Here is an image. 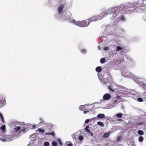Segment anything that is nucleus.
Instances as JSON below:
<instances>
[{"label": "nucleus", "instance_id": "1", "mask_svg": "<svg viewBox=\"0 0 146 146\" xmlns=\"http://www.w3.org/2000/svg\"><path fill=\"white\" fill-rule=\"evenodd\" d=\"M21 127L20 126H17L14 128V131L15 133V135L16 136H18L20 133H22V134L25 133L26 129L25 128L21 130Z\"/></svg>", "mask_w": 146, "mask_h": 146}, {"label": "nucleus", "instance_id": "2", "mask_svg": "<svg viewBox=\"0 0 146 146\" xmlns=\"http://www.w3.org/2000/svg\"><path fill=\"white\" fill-rule=\"evenodd\" d=\"M76 24L80 27H82L87 26L89 24V23L88 20H86L80 21L76 22Z\"/></svg>", "mask_w": 146, "mask_h": 146}, {"label": "nucleus", "instance_id": "3", "mask_svg": "<svg viewBox=\"0 0 146 146\" xmlns=\"http://www.w3.org/2000/svg\"><path fill=\"white\" fill-rule=\"evenodd\" d=\"M108 85V87L110 92H113L117 89V85L115 83H110Z\"/></svg>", "mask_w": 146, "mask_h": 146}, {"label": "nucleus", "instance_id": "4", "mask_svg": "<svg viewBox=\"0 0 146 146\" xmlns=\"http://www.w3.org/2000/svg\"><path fill=\"white\" fill-rule=\"evenodd\" d=\"M104 16L102 17H101L100 16H96L95 17H92L89 19L88 20V21L89 22V23L93 21H96L98 20L101 19L102 18H103Z\"/></svg>", "mask_w": 146, "mask_h": 146}, {"label": "nucleus", "instance_id": "5", "mask_svg": "<svg viewBox=\"0 0 146 146\" xmlns=\"http://www.w3.org/2000/svg\"><path fill=\"white\" fill-rule=\"evenodd\" d=\"M65 6L62 4H61L58 7V12L59 14L61 13L62 12V10L64 7Z\"/></svg>", "mask_w": 146, "mask_h": 146}, {"label": "nucleus", "instance_id": "6", "mask_svg": "<svg viewBox=\"0 0 146 146\" xmlns=\"http://www.w3.org/2000/svg\"><path fill=\"white\" fill-rule=\"evenodd\" d=\"M89 127H90L89 125H87L85 128V130L88 133H89L90 135V136H93V133L91 132L89 129Z\"/></svg>", "mask_w": 146, "mask_h": 146}, {"label": "nucleus", "instance_id": "7", "mask_svg": "<svg viewBox=\"0 0 146 146\" xmlns=\"http://www.w3.org/2000/svg\"><path fill=\"white\" fill-rule=\"evenodd\" d=\"M111 97V95L109 94H106L103 96V99L104 100H108Z\"/></svg>", "mask_w": 146, "mask_h": 146}, {"label": "nucleus", "instance_id": "8", "mask_svg": "<svg viewBox=\"0 0 146 146\" xmlns=\"http://www.w3.org/2000/svg\"><path fill=\"white\" fill-rule=\"evenodd\" d=\"M120 8H121V7H117L115 9H114L113 8H112L110 9H109L108 10V13H109V11L110 12V10L111 11H113V10H114V12H115V13L116 12H118V10L119 9V10H121Z\"/></svg>", "mask_w": 146, "mask_h": 146}, {"label": "nucleus", "instance_id": "9", "mask_svg": "<svg viewBox=\"0 0 146 146\" xmlns=\"http://www.w3.org/2000/svg\"><path fill=\"white\" fill-rule=\"evenodd\" d=\"M97 117L98 118H104L105 117V115L104 114L99 113Z\"/></svg>", "mask_w": 146, "mask_h": 146}, {"label": "nucleus", "instance_id": "10", "mask_svg": "<svg viewBox=\"0 0 146 146\" xmlns=\"http://www.w3.org/2000/svg\"><path fill=\"white\" fill-rule=\"evenodd\" d=\"M130 9V8L125 9L124 10V13L126 14H128L131 12V9Z\"/></svg>", "mask_w": 146, "mask_h": 146}, {"label": "nucleus", "instance_id": "11", "mask_svg": "<svg viewBox=\"0 0 146 146\" xmlns=\"http://www.w3.org/2000/svg\"><path fill=\"white\" fill-rule=\"evenodd\" d=\"M44 130L42 128H40L38 129L36 131L40 133H44Z\"/></svg>", "mask_w": 146, "mask_h": 146}, {"label": "nucleus", "instance_id": "12", "mask_svg": "<svg viewBox=\"0 0 146 146\" xmlns=\"http://www.w3.org/2000/svg\"><path fill=\"white\" fill-rule=\"evenodd\" d=\"M123 114L121 113H119L116 115V116L118 118H121L122 117Z\"/></svg>", "mask_w": 146, "mask_h": 146}, {"label": "nucleus", "instance_id": "13", "mask_svg": "<svg viewBox=\"0 0 146 146\" xmlns=\"http://www.w3.org/2000/svg\"><path fill=\"white\" fill-rule=\"evenodd\" d=\"M102 69H101V67L100 66H98L96 68V70L97 72H100L102 71Z\"/></svg>", "mask_w": 146, "mask_h": 146}, {"label": "nucleus", "instance_id": "14", "mask_svg": "<svg viewBox=\"0 0 146 146\" xmlns=\"http://www.w3.org/2000/svg\"><path fill=\"white\" fill-rule=\"evenodd\" d=\"M120 50H121V52L122 51V47L120 46H117L116 48V51H118Z\"/></svg>", "mask_w": 146, "mask_h": 146}, {"label": "nucleus", "instance_id": "15", "mask_svg": "<svg viewBox=\"0 0 146 146\" xmlns=\"http://www.w3.org/2000/svg\"><path fill=\"white\" fill-rule=\"evenodd\" d=\"M110 135V133H106L104 134L103 137L104 138H107Z\"/></svg>", "mask_w": 146, "mask_h": 146}, {"label": "nucleus", "instance_id": "16", "mask_svg": "<svg viewBox=\"0 0 146 146\" xmlns=\"http://www.w3.org/2000/svg\"><path fill=\"white\" fill-rule=\"evenodd\" d=\"M51 144L52 146H57L58 145L57 143L55 141H52Z\"/></svg>", "mask_w": 146, "mask_h": 146}, {"label": "nucleus", "instance_id": "17", "mask_svg": "<svg viewBox=\"0 0 146 146\" xmlns=\"http://www.w3.org/2000/svg\"><path fill=\"white\" fill-rule=\"evenodd\" d=\"M106 61V59L105 58H103L100 60V62L102 64L104 63Z\"/></svg>", "mask_w": 146, "mask_h": 146}, {"label": "nucleus", "instance_id": "18", "mask_svg": "<svg viewBox=\"0 0 146 146\" xmlns=\"http://www.w3.org/2000/svg\"><path fill=\"white\" fill-rule=\"evenodd\" d=\"M79 109L80 110L83 111L85 110V107L83 106H80L79 107Z\"/></svg>", "mask_w": 146, "mask_h": 146}, {"label": "nucleus", "instance_id": "19", "mask_svg": "<svg viewBox=\"0 0 146 146\" xmlns=\"http://www.w3.org/2000/svg\"><path fill=\"white\" fill-rule=\"evenodd\" d=\"M137 133L138 134L141 135H142L144 134L143 131H142L141 130L138 131Z\"/></svg>", "mask_w": 146, "mask_h": 146}, {"label": "nucleus", "instance_id": "20", "mask_svg": "<svg viewBox=\"0 0 146 146\" xmlns=\"http://www.w3.org/2000/svg\"><path fill=\"white\" fill-rule=\"evenodd\" d=\"M45 134L46 135H52V136H54V133L53 132H50V133H45Z\"/></svg>", "mask_w": 146, "mask_h": 146}, {"label": "nucleus", "instance_id": "21", "mask_svg": "<svg viewBox=\"0 0 146 146\" xmlns=\"http://www.w3.org/2000/svg\"><path fill=\"white\" fill-rule=\"evenodd\" d=\"M97 124L99 125H100L101 127H104V124L102 122L100 121H98L97 122Z\"/></svg>", "mask_w": 146, "mask_h": 146}, {"label": "nucleus", "instance_id": "22", "mask_svg": "<svg viewBox=\"0 0 146 146\" xmlns=\"http://www.w3.org/2000/svg\"><path fill=\"white\" fill-rule=\"evenodd\" d=\"M49 143L48 142L46 141L44 143V146H49Z\"/></svg>", "mask_w": 146, "mask_h": 146}, {"label": "nucleus", "instance_id": "23", "mask_svg": "<svg viewBox=\"0 0 146 146\" xmlns=\"http://www.w3.org/2000/svg\"><path fill=\"white\" fill-rule=\"evenodd\" d=\"M138 140H139V141L140 142H142L143 141V137L140 136L139 137Z\"/></svg>", "mask_w": 146, "mask_h": 146}, {"label": "nucleus", "instance_id": "24", "mask_svg": "<svg viewBox=\"0 0 146 146\" xmlns=\"http://www.w3.org/2000/svg\"><path fill=\"white\" fill-rule=\"evenodd\" d=\"M1 130H4L5 129V126L4 125H2L1 128Z\"/></svg>", "mask_w": 146, "mask_h": 146}, {"label": "nucleus", "instance_id": "25", "mask_svg": "<svg viewBox=\"0 0 146 146\" xmlns=\"http://www.w3.org/2000/svg\"><path fill=\"white\" fill-rule=\"evenodd\" d=\"M137 100L139 102H142L143 101V100L142 98H138Z\"/></svg>", "mask_w": 146, "mask_h": 146}, {"label": "nucleus", "instance_id": "26", "mask_svg": "<svg viewBox=\"0 0 146 146\" xmlns=\"http://www.w3.org/2000/svg\"><path fill=\"white\" fill-rule=\"evenodd\" d=\"M83 138H84L82 136H80L79 137V139L81 141L83 140Z\"/></svg>", "mask_w": 146, "mask_h": 146}, {"label": "nucleus", "instance_id": "27", "mask_svg": "<svg viewBox=\"0 0 146 146\" xmlns=\"http://www.w3.org/2000/svg\"><path fill=\"white\" fill-rule=\"evenodd\" d=\"M66 146H72V144L71 142H70L69 143L67 144Z\"/></svg>", "mask_w": 146, "mask_h": 146}, {"label": "nucleus", "instance_id": "28", "mask_svg": "<svg viewBox=\"0 0 146 146\" xmlns=\"http://www.w3.org/2000/svg\"><path fill=\"white\" fill-rule=\"evenodd\" d=\"M108 48L107 46H105L103 48V49L104 50H108Z\"/></svg>", "mask_w": 146, "mask_h": 146}, {"label": "nucleus", "instance_id": "29", "mask_svg": "<svg viewBox=\"0 0 146 146\" xmlns=\"http://www.w3.org/2000/svg\"><path fill=\"white\" fill-rule=\"evenodd\" d=\"M90 120L89 119H87L85 121V122L86 123H87L89 122Z\"/></svg>", "mask_w": 146, "mask_h": 146}, {"label": "nucleus", "instance_id": "30", "mask_svg": "<svg viewBox=\"0 0 146 146\" xmlns=\"http://www.w3.org/2000/svg\"><path fill=\"white\" fill-rule=\"evenodd\" d=\"M116 120L117 121H120L121 122H122L123 121L122 119H117Z\"/></svg>", "mask_w": 146, "mask_h": 146}, {"label": "nucleus", "instance_id": "31", "mask_svg": "<svg viewBox=\"0 0 146 146\" xmlns=\"http://www.w3.org/2000/svg\"><path fill=\"white\" fill-rule=\"evenodd\" d=\"M86 52V50L85 49H82L81 50V52L83 53L85 52Z\"/></svg>", "mask_w": 146, "mask_h": 146}, {"label": "nucleus", "instance_id": "32", "mask_svg": "<svg viewBox=\"0 0 146 146\" xmlns=\"http://www.w3.org/2000/svg\"><path fill=\"white\" fill-rule=\"evenodd\" d=\"M1 118V119H2V122H5V121H4V117H2V118Z\"/></svg>", "mask_w": 146, "mask_h": 146}, {"label": "nucleus", "instance_id": "33", "mask_svg": "<svg viewBox=\"0 0 146 146\" xmlns=\"http://www.w3.org/2000/svg\"><path fill=\"white\" fill-rule=\"evenodd\" d=\"M89 112V111H84L83 113L84 114H86V113H88Z\"/></svg>", "mask_w": 146, "mask_h": 146}, {"label": "nucleus", "instance_id": "34", "mask_svg": "<svg viewBox=\"0 0 146 146\" xmlns=\"http://www.w3.org/2000/svg\"><path fill=\"white\" fill-rule=\"evenodd\" d=\"M124 17L123 16H122L121 17V20H123L124 19Z\"/></svg>", "mask_w": 146, "mask_h": 146}, {"label": "nucleus", "instance_id": "35", "mask_svg": "<svg viewBox=\"0 0 146 146\" xmlns=\"http://www.w3.org/2000/svg\"><path fill=\"white\" fill-rule=\"evenodd\" d=\"M120 139V137H117V140L118 141H119Z\"/></svg>", "mask_w": 146, "mask_h": 146}, {"label": "nucleus", "instance_id": "36", "mask_svg": "<svg viewBox=\"0 0 146 146\" xmlns=\"http://www.w3.org/2000/svg\"><path fill=\"white\" fill-rule=\"evenodd\" d=\"M42 119H40V120L41 121L40 123H44V121H42Z\"/></svg>", "mask_w": 146, "mask_h": 146}, {"label": "nucleus", "instance_id": "37", "mask_svg": "<svg viewBox=\"0 0 146 146\" xmlns=\"http://www.w3.org/2000/svg\"><path fill=\"white\" fill-rule=\"evenodd\" d=\"M121 98V97L120 96H117L116 97V98Z\"/></svg>", "mask_w": 146, "mask_h": 146}, {"label": "nucleus", "instance_id": "38", "mask_svg": "<svg viewBox=\"0 0 146 146\" xmlns=\"http://www.w3.org/2000/svg\"><path fill=\"white\" fill-rule=\"evenodd\" d=\"M0 117L1 118L3 117L2 115L0 113Z\"/></svg>", "mask_w": 146, "mask_h": 146}, {"label": "nucleus", "instance_id": "39", "mask_svg": "<svg viewBox=\"0 0 146 146\" xmlns=\"http://www.w3.org/2000/svg\"><path fill=\"white\" fill-rule=\"evenodd\" d=\"M117 100H114V102H113V103H114V104H115V103L116 102H117Z\"/></svg>", "mask_w": 146, "mask_h": 146}, {"label": "nucleus", "instance_id": "40", "mask_svg": "<svg viewBox=\"0 0 146 146\" xmlns=\"http://www.w3.org/2000/svg\"><path fill=\"white\" fill-rule=\"evenodd\" d=\"M72 22L74 23L75 22V20L74 19H73L72 20Z\"/></svg>", "mask_w": 146, "mask_h": 146}, {"label": "nucleus", "instance_id": "41", "mask_svg": "<svg viewBox=\"0 0 146 146\" xmlns=\"http://www.w3.org/2000/svg\"><path fill=\"white\" fill-rule=\"evenodd\" d=\"M116 53H116V52H115V53H114V54H116Z\"/></svg>", "mask_w": 146, "mask_h": 146}, {"label": "nucleus", "instance_id": "42", "mask_svg": "<svg viewBox=\"0 0 146 146\" xmlns=\"http://www.w3.org/2000/svg\"><path fill=\"white\" fill-rule=\"evenodd\" d=\"M113 15H114V13H113Z\"/></svg>", "mask_w": 146, "mask_h": 146}, {"label": "nucleus", "instance_id": "43", "mask_svg": "<svg viewBox=\"0 0 146 146\" xmlns=\"http://www.w3.org/2000/svg\"><path fill=\"white\" fill-rule=\"evenodd\" d=\"M60 143H61V142L60 141Z\"/></svg>", "mask_w": 146, "mask_h": 146}]
</instances>
